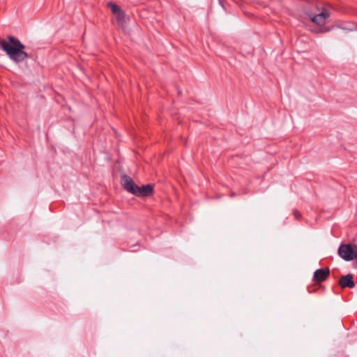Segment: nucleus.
<instances>
[{"label": "nucleus", "mask_w": 357, "mask_h": 357, "mask_svg": "<svg viewBox=\"0 0 357 357\" xmlns=\"http://www.w3.org/2000/svg\"><path fill=\"white\" fill-rule=\"evenodd\" d=\"M154 185L147 184L139 186L138 190L136 192L135 196L137 197H149L153 192Z\"/></svg>", "instance_id": "nucleus-6"}, {"label": "nucleus", "mask_w": 357, "mask_h": 357, "mask_svg": "<svg viewBox=\"0 0 357 357\" xmlns=\"http://www.w3.org/2000/svg\"><path fill=\"white\" fill-rule=\"evenodd\" d=\"M219 3L222 6V7L225 8V6L223 4V1L222 0H219Z\"/></svg>", "instance_id": "nucleus-12"}, {"label": "nucleus", "mask_w": 357, "mask_h": 357, "mask_svg": "<svg viewBox=\"0 0 357 357\" xmlns=\"http://www.w3.org/2000/svg\"><path fill=\"white\" fill-rule=\"evenodd\" d=\"M0 47L15 63L22 62L28 57L24 51L25 46L14 36H8V40L0 38Z\"/></svg>", "instance_id": "nucleus-1"}, {"label": "nucleus", "mask_w": 357, "mask_h": 357, "mask_svg": "<svg viewBox=\"0 0 357 357\" xmlns=\"http://www.w3.org/2000/svg\"><path fill=\"white\" fill-rule=\"evenodd\" d=\"M338 255L347 261L355 259L357 254V245L354 243H342L337 250Z\"/></svg>", "instance_id": "nucleus-3"}, {"label": "nucleus", "mask_w": 357, "mask_h": 357, "mask_svg": "<svg viewBox=\"0 0 357 357\" xmlns=\"http://www.w3.org/2000/svg\"><path fill=\"white\" fill-rule=\"evenodd\" d=\"M353 275L349 273L345 276H342L339 280V285L342 288H353L355 286V283L353 280Z\"/></svg>", "instance_id": "nucleus-7"}, {"label": "nucleus", "mask_w": 357, "mask_h": 357, "mask_svg": "<svg viewBox=\"0 0 357 357\" xmlns=\"http://www.w3.org/2000/svg\"><path fill=\"white\" fill-rule=\"evenodd\" d=\"M310 18L311 22L318 25L317 27L309 29L312 33H321L330 31L332 28L324 26L326 20L330 17V12L326 8H323L321 11L317 14L307 13Z\"/></svg>", "instance_id": "nucleus-2"}, {"label": "nucleus", "mask_w": 357, "mask_h": 357, "mask_svg": "<svg viewBox=\"0 0 357 357\" xmlns=\"http://www.w3.org/2000/svg\"><path fill=\"white\" fill-rule=\"evenodd\" d=\"M330 275L328 268H319L314 272L313 280L315 283L319 284L328 279Z\"/></svg>", "instance_id": "nucleus-5"}, {"label": "nucleus", "mask_w": 357, "mask_h": 357, "mask_svg": "<svg viewBox=\"0 0 357 357\" xmlns=\"http://www.w3.org/2000/svg\"><path fill=\"white\" fill-rule=\"evenodd\" d=\"M121 183L123 188L128 192L135 195L139 185H137L134 181L128 176L124 175L121 178Z\"/></svg>", "instance_id": "nucleus-4"}, {"label": "nucleus", "mask_w": 357, "mask_h": 357, "mask_svg": "<svg viewBox=\"0 0 357 357\" xmlns=\"http://www.w3.org/2000/svg\"><path fill=\"white\" fill-rule=\"evenodd\" d=\"M342 29H347V30H349V31H353L354 30V25L351 24H346L344 26H342Z\"/></svg>", "instance_id": "nucleus-10"}, {"label": "nucleus", "mask_w": 357, "mask_h": 357, "mask_svg": "<svg viewBox=\"0 0 357 357\" xmlns=\"http://www.w3.org/2000/svg\"><path fill=\"white\" fill-rule=\"evenodd\" d=\"M107 6H108V7L110 8V9L114 15L118 13L119 12H120L122 10L117 4H116L115 3H113L112 1L109 2L107 3Z\"/></svg>", "instance_id": "nucleus-9"}, {"label": "nucleus", "mask_w": 357, "mask_h": 357, "mask_svg": "<svg viewBox=\"0 0 357 357\" xmlns=\"http://www.w3.org/2000/svg\"><path fill=\"white\" fill-rule=\"evenodd\" d=\"M293 213H294V215L295 218L297 219V220L301 218V213L298 211H297V210H294Z\"/></svg>", "instance_id": "nucleus-11"}, {"label": "nucleus", "mask_w": 357, "mask_h": 357, "mask_svg": "<svg viewBox=\"0 0 357 357\" xmlns=\"http://www.w3.org/2000/svg\"><path fill=\"white\" fill-rule=\"evenodd\" d=\"M117 24L119 26H123L125 23L126 13L121 10L118 13L115 14Z\"/></svg>", "instance_id": "nucleus-8"}]
</instances>
